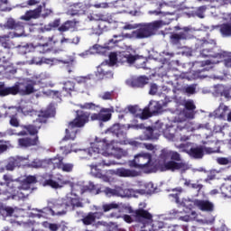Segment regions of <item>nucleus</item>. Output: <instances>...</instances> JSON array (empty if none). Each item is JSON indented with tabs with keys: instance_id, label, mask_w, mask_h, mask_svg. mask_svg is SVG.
<instances>
[{
	"instance_id": "1",
	"label": "nucleus",
	"mask_w": 231,
	"mask_h": 231,
	"mask_svg": "<svg viewBox=\"0 0 231 231\" xmlns=\"http://www.w3.org/2000/svg\"><path fill=\"white\" fill-rule=\"evenodd\" d=\"M89 116L91 113L83 110H77L75 118L69 122L68 128L65 130V136L63 137V142H68V140H75L77 138V129H80L89 123Z\"/></svg>"
},
{
	"instance_id": "2",
	"label": "nucleus",
	"mask_w": 231,
	"mask_h": 231,
	"mask_svg": "<svg viewBox=\"0 0 231 231\" xmlns=\"http://www.w3.org/2000/svg\"><path fill=\"white\" fill-rule=\"evenodd\" d=\"M222 53L221 58H218L217 60H204L200 62L201 69L194 70L193 75L195 77H198L199 79L205 78L207 75L205 74V71H210L214 66L213 64H219V62H224V66L226 68L231 69V52H227L225 51H220Z\"/></svg>"
},
{
	"instance_id": "3",
	"label": "nucleus",
	"mask_w": 231,
	"mask_h": 231,
	"mask_svg": "<svg viewBox=\"0 0 231 231\" xmlns=\"http://www.w3.org/2000/svg\"><path fill=\"white\" fill-rule=\"evenodd\" d=\"M217 43L214 40L210 42L202 40L197 45V50L199 51L200 57L203 59H215V60H218L219 58L223 57V53H221L222 51H217Z\"/></svg>"
},
{
	"instance_id": "4",
	"label": "nucleus",
	"mask_w": 231,
	"mask_h": 231,
	"mask_svg": "<svg viewBox=\"0 0 231 231\" xmlns=\"http://www.w3.org/2000/svg\"><path fill=\"white\" fill-rule=\"evenodd\" d=\"M162 26H163V21L162 20L145 23L137 30L134 31L132 35L135 39H148V37L154 35V32L160 30Z\"/></svg>"
},
{
	"instance_id": "5",
	"label": "nucleus",
	"mask_w": 231,
	"mask_h": 231,
	"mask_svg": "<svg viewBox=\"0 0 231 231\" xmlns=\"http://www.w3.org/2000/svg\"><path fill=\"white\" fill-rule=\"evenodd\" d=\"M129 166L151 172L152 169V155L149 152H142L134 156V159L129 162Z\"/></svg>"
},
{
	"instance_id": "6",
	"label": "nucleus",
	"mask_w": 231,
	"mask_h": 231,
	"mask_svg": "<svg viewBox=\"0 0 231 231\" xmlns=\"http://www.w3.org/2000/svg\"><path fill=\"white\" fill-rule=\"evenodd\" d=\"M175 32H171L170 35V42L173 46H180L181 44V41H186L189 37V32H190V27H183L181 28L180 25H176L173 27Z\"/></svg>"
},
{
	"instance_id": "7",
	"label": "nucleus",
	"mask_w": 231,
	"mask_h": 231,
	"mask_svg": "<svg viewBox=\"0 0 231 231\" xmlns=\"http://www.w3.org/2000/svg\"><path fill=\"white\" fill-rule=\"evenodd\" d=\"M90 21H101L94 30L96 35H102L104 32H107L106 23L109 21V18L103 14H93L90 16Z\"/></svg>"
},
{
	"instance_id": "8",
	"label": "nucleus",
	"mask_w": 231,
	"mask_h": 231,
	"mask_svg": "<svg viewBox=\"0 0 231 231\" xmlns=\"http://www.w3.org/2000/svg\"><path fill=\"white\" fill-rule=\"evenodd\" d=\"M106 153H93L90 156L94 161L90 164L92 167H111L115 165V162L107 159Z\"/></svg>"
},
{
	"instance_id": "9",
	"label": "nucleus",
	"mask_w": 231,
	"mask_h": 231,
	"mask_svg": "<svg viewBox=\"0 0 231 231\" xmlns=\"http://www.w3.org/2000/svg\"><path fill=\"white\" fill-rule=\"evenodd\" d=\"M143 208H145V204H143V207L140 208L139 209L133 211V216L135 217L138 223L147 225L152 221V215Z\"/></svg>"
},
{
	"instance_id": "10",
	"label": "nucleus",
	"mask_w": 231,
	"mask_h": 231,
	"mask_svg": "<svg viewBox=\"0 0 231 231\" xmlns=\"http://www.w3.org/2000/svg\"><path fill=\"white\" fill-rule=\"evenodd\" d=\"M107 149H109V143L104 139L103 141L94 143L88 149V154L89 156H93V154H107Z\"/></svg>"
},
{
	"instance_id": "11",
	"label": "nucleus",
	"mask_w": 231,
	"mask_h": 231,
	"mask_svg": "<svg viewBox=\"0 0 231 231\" xmlns=\"http://www.w3.org/2000/svg\"><path fill=\"white\" fill-rule=\"evenodd\" d=\"M28 158L29 156L24 157V156H19V155H16L14 157H10L8 159L7 164L5 165L6 171H14L15 167H21L24 165V163L28 162Z\"/></svg>"
},
{
	"instance_id": "12",
	"label": "nucleus",
	"mask_w": 231,
	"mask_h": 231,
	"mask_svg": "<svg viewBox=\"0 0 231 231\" xmlns=\"http://www.w3.org/2000/svg\"><path fill=\"white\" fill-rule=\"evenodd\" d=\"M4 28L5 30H14V32H20L21 35L24 33V23L16 21L12 17L7 18L6 22L4 23Z\"/></svg>"
},
{
	"instance_id": "13",
	"label": "nucleus",
	"mask_w": 231,
	"mask_h": 231,
	"mask_svg": "<svg viewBox=\"0 0 231 231\" xmlns=\"http://www.w3.org/2000/svg\"><path fill=\"white\" fill-rule=\"evenodd\" d=\"M17 142L20 149H30V147H35L41 143L39 135L34 137H22L19 138Z\"/></svg>"
},
{
	"instance_id": "14",
	"label": "nucleus",
	"mask_w": 231,
	"mask_h": 231,
	"mask_svg": "<svg viewBox=\"0 0 231 231\" xmlns=\"http://www.w3.org/2000/svg\"><path fill=\"white\" fill-rule=\"evenodd\" d=\"M51 162L54 169H59L63 172H71L73 171V167H75L73 163H64V157H59L58 161L57 159H51Z\"/></svg>"
},
{
	"instance_id": "15",
	"label": "nucleus",
	"mask_w": 231,
	"mask_h": 231,
	"mask_svg": "<svg viewBox=\"0 0 231 231\" xmlns=\"http://www.w3.org/2000/svg\"><path fill=\"white\" fill-rule=\"evenodd\" d=\"M47 210H49L52 216H64L69 210L68 202H66V199H64L61 203L54 204L53 208H47Z\"/></svg>"
},
{
	"instance_id": "16",
	"label": "nucleus",
	"mask_w": 231,
	"mask_h": 231,
	"mask_svg": "<svg viewBox=\"0 0 231 231\" xmlns=\"http://www.w3.org/2000/svg\"><path fill=\"white\" fill-rule=\"evenodd\" d=\"M184 167H185L184 162H176V161H169L164 164H161L159 166V169L162 172H165L167 171H171V172H174L176 171H180V169H183Z\"/></svg>"
},
{
	"instance_id": "17",
	"label": "nucleus",
	"mask_w": 231,
	"mask_h": 231,
	"mask_svg": "<svg viewBox=\"0 0 231 231\" xmlns=\"http://www.w3.org/2000/svg\"><path fill=\"white\" fill-rule=\"evenodd\" d=\"M42 14V5H38L33 10H28L20 17L21 21H32V19H39Z\"/></svg>"
},
{
	"instance_id": "18",
	"label": "nucleus",
	"mask_w": 231,
	"mask_h": 231,
	"mask_svg": "<svg viewBox=\"0 0 231 231\" xmlns=\"http://www.w3.org/2000/svg\"><path fill=\"white\" fill-rule=\"evenodd\" d=\"M79 21L77 19L74 20H67L63 23L59 28V32H79Z\"/></svg>"
},
{
	"instance_id": "19",
	"label": "nucleus",
	"mask_w": 231,
	"mask_h": 231,
	"mask_svg": "<svg viewBox=\"0 0 231 231\" xmlns=\"http://www.w3.org/2000/svg\"><path fill=\"white\" fill-rule=\"evenodd\" d=\"M193 203L202 212H214V204L208 200L195 199Z\"/></svg>"
},
{
	"instance_id": "20",
	"label": "nucleus",
	"mask_w": 231,
	"mask_h": 231,
	"mask_svg": "<svg viewBox=\"0 0 231 231\" xmlns=\"http://www.w3.org/2000/svg\"><path fill=\"white\" fill-rule=\"evenodd\" d=\"M98 215V212H88L82 216V218L80 219L81 223L84 225V226H93L97 223V216Z\"/></svg>"
},
{
	"instance_id": "21",
	"label": "nucleus",
	"mask_w": 231,
	"mask_h": 231,
	"mask_svg": "<svg viewBox=\"0 0 231 231\" xmlns=\"http://www.w3.org/2000/svg\"><path fill=\"white\" fill-rule=\"evenodd\" d=\"M96 77L97 80H104V79H113V71L107 70V69H106V65L101 64V66L97 67Z\"/></svg>"
},
{
	"instance_id": "22",
	"label": "nucleus",
	"mask_w": 231,
	"mask_h": 231,
	"mask_svg": "<svg viewBox=\"0 0 231 231\" xmlns=\"http://www.w3.org/2000/svg\"><path fill=\"white\" fill-rule=\"evenodd\" d=\"M116 176H120V178H135V176H138V171L125 168H119L116 171Z\"/></svg>"
},
{
	"instance_id": "23",
	"label": "nucleus",
	"mask_w": 231,
	"mask_h": 231,
	"mask_svg": "<svg viewBox=\"0 0 231 231\" xmlns=\"http://www.w3.org/2000/svg\"><path fill=\"white\" fill-rule=\"evenodd\" d=\"M187 154L191 156V158H195L196 160H199L203 158L205 150L203 149V146H198V147H192L188 151H185Z\"/></svg>"
},
{
	"instance_id": "24",
	"label": "nucleus",
	"mask_w": 231,
	"mask_h": 231,
	"mask_svg": "<svg viewBox=\"0 0 231 231\" xmlns=\"http://www.w3.org/2000/svg\"><path fill=\"white\" fill-rule=\"evenodd\" d=\"M65 201L67 202V207L70 210H75V208H84V203L80 201V199L69 198L65 199Z\"/></svg>"
},
{
	"instance_id": "25",
	"label": "nucleus",
	"mask_w": 231,
	"mask_h": 231,
	"mask_svg": "<svg viewBox=\"0 0 231 231\" xmlns=\"http://www.w3.org/2000/svg\"><path fill=\"white\" fill-rule=\"evenodd\" d=\"M0 46L5 48V50H14V48H15V43L11 41L8 34H4L0 36Z\"/></svg>"
},
{
	"instance_id": "26",
	"label": "nucleus",
	"mask_w": 231,
	"mask_h": 231,
	"mask_svg": "<svg viewBox=\"0 0 231 231\" xmlns=\"http://www.w3.org/2000/svg\"><path fill=\"white\" fill-rule=\"evenodd\" d=\"M90 167V174L94 178H97L98 180H103V181H109V177L102 172L101 169H98V166H89Z\"/></svg>"
},
{
	"instance_id": "27",
	"label": "nucleus",
	"mask_w": 231,
	"mask_h": 231,
	"mask_svg": "<svg viewBox=\"0 0 231 231\" xmlns=\"http://www.w3.org/2000/svg\"><path fill=\"white\" fill-rule=\"evenodd\" d=\"M146 84H149V78L147 76H139L131 80L132 88H144Z\"/></svg>"
},
{
	"instance_id": "28",
	"label": "nucleus",
	"mask_w": 231,
	"mask_h": 231,
	"mask_svg": "<svg viewBox=\"0 0 231 231\" xmlns=\"http://www.w3.org/2000/svg\"><path fill=\"white\" fill-rule=\"evenodd\" d=\"M160 138V133L154 132L152 126H148L143 131L144 140H158Z\"/></svg>"
},
{
	"instance_id": "29",
	"label": "nucleus",
	"mask_w": 231,
	"mask_h": 231,
	"mask_svg": "<svg viewBox=\"0 0 231 231\" xmlns=\"http://www.w3.org/2000/svg\"><path fill=\"white\" fill-rule=\"evenodd\" d=\"M53 115V112L50 109H46L44 111H41L38 118L34 121V124H46L48 122V118Z\"/></svg>"
},
{
	"instance_id": "30",
	"label": "nucleus",
	"mask_w": 231,
	"mask_h": 231,
	"mask_svg": "<svg viewBox=\"0 0 231 231\" xmlns=\"http://www.w3.org/2000/svg\"><path fill=\"white\" fill-rule=\"evenodd\" d=\"M72 91H75V83L73 81H67L64 83L60 94L63 97H71Z\"/></svg>"
},
{
	"instance_id": "31",
	"label": "nucleus",
	"mask_w": 231,
	"mask_h": 231,
	"mask_svg": "<svg viewBox=\"0 0 231 231\" xmlns=\"http://www.w3.org/2000/svg\"><path fill=\"white\" fill-rule=\"evenodd\" d=\"M14 212L15 209L14 208L1 204L0 215L3 216V217H12Z\"/></svg>"
},
{
	"instance_id": "32",
	"label": "nucleus",
	"mask_w": 231,
	"mask_h": 231,
	"mask_svg": "<svg viewBox=\"0 0 231 231\" xmlns=\"http://www.w3.org/2000/svg\"><path fill=\"white\" fill-rule=\"evenodd\" d=\"M35 86H37V81L33 79L27 80L23 94L32 95V93H35Z\"/></svg>"
},
{
	"instance_id": "33",
	"label": "nucleus",
	"mask_w": 231,
	"mask_h": 231,
	"mask_svg": "<svg viewBox=\"0 0 231 231\" xmlns=\"http://www.w3.org/2000/svg\"><path fill=\"white\" fill-rule=\"evenodd\" d=\"M32 48L35 53L44 54V53H49V51H51L50 44L48 42L44 44H37L34 46L32 45Z\"/></svg>"
},
{
	"instance_id": "34",
	"label": "nucleus",
	"mask_w": 231,
	"mask_h": 231,
	"mask_svg": "<svg viewBox=\"0 0 231 231\" xmlns=\"http://www.w3.org/2000/svg\"><path fill=\"white\" fill-rule=\"evenodd\" d=\"M37 183V178L35 176H27L22 182V189L23 190H28L30 189V185Z\"/></svg>"
},
{
	"instance_id": "35",
	"label": "nucleus",
	"mask_w": 231,
	"mask_h": 231,
	"mask_svg": "<svg viewBox=\"0 0 231 231\" xmlns=\"http://www.w3.org/2000/svg\"><path fill=\"white\" fill-rule=\"evenodd\" d=\"M23 129H25V131H27V133L31 136H37V134H39V129H41V125H23Z\"/></svg>"
},
{
	"instance_id": "36",
	"label": "nucleus",
	"mask_w": 231,
	"mask_h": 231,
	"mask_svg": "<svg viewBox=\"0 0 231 231\" xmlns=\"http://www.w3.org/2000/svg\"><path fill=\"white\" fill-rule=\"evenodd\" d=\"M219 32L223 37H231V23H222Z\"/></svg>"
},
{
	"instance_id": "37",
	"label": "nucleus",
	"mask_w": 231,
	"mask_h": 231,
	"mask_svg": "<svg viewBox=\"0 0 231 231\" xmlns=\"http://www.w3.org/2000/svg\"><path fill=\"white\" fill-rule=\"evenodd\" d=\"M110 132L112 134H116L117 138H120V136H124V129L120 125V124L113 125L110 128Z\"/></svg>"
},
{
	"instance_id": "38",
	"label": "nucleus",
	"mask_w": 231,
	"mask_h": 231,
	"mask_svg": "<svg viewBox=\"0 0 231 231\" xmlns=\"http://www.w3.org/2000/svg\"><path fill=\"white\" fill-rule=\"evenodd\" d=\"M226 111H228V106L223 105L215 111V115L217 118L225 119V116H226Z\"/></svg>"
},
{
	"instance_id": "39",
	"label": "nucleus",
	"mask_w": 231,
	"mask_h": 231,
	"mask_svg": "<svg viewBox=\"0 0 231 231\" xmlns=\"http://www.w3.org/2000/svg\"><path fill=\"white\" fill-rule=\"evenodd\" d=\"M109 120H111V113L102 108L99 112V122H109Z\"/></svg>"
},
{
	"instance_id": "40",
	"label": "nucleus",
	"mask_w": 231,
	"mask_h": 231,
	"mask_svg": "<svg viewBox=\"0 0 231 231\" xmlns=\"http://www.w3.org/2000/svg\"><path fill=\"white\" fill-rule=\"evenodd\" d=\"M80 14H84L82 4H76L74 7L70 10V15H80Z\"/></svg>"
},
{
	"instance_id": "41",
	"label": "nucleus",
	"mask_w": 231,
	"mask_h": 231,
	"mask_svg": "<svg viewBox=\"0 0 231 231\" xmlns=\"http://www.w3.org/2000/svg\"><path fill=\"white\" fill-rule=\"evenodd\" d=\"M95 190H97V185H95V183L93 182H90L88 185L83 186V188L81 189L82 194L86 192H95Z\"/></svg>"
},
{
	"instance_id": "42",
	"label": "nucleus",
	"mask_w": 231,
	"mask_h": 231,
	"mask_svg": "<svg viewBox=\"0 0 231 231\" xmlns=\"http://www.w3.org/2000/svg\"><path fill=\"white\" fill-rule=\"evenodd\" d=\"M79 106L80 107V109H90L92 111H96L100 107V106L95 105L94 103H85L83 105L80 104L79 105Z\"/></svg>"
},
{
	"instance_id": "43",
	"label": "nucleus",
	"mask_w": 231,
	"mask_h": 231,
	"mask_svg": "<svg viewBox=\"0 0 231 231\" xmlns=\"http://www.w3.org/2000/svg\"><path fill=\"white\" fill-rule=\"evenodd\" d=\"M43 185L46 187H51V189H60V185L59 184V182L49 179V180H45L43 182Z\"/></svg>"
},
{
	"instance_id": "44",
	"label": "nucleus",
	"mask_w": 231,
	"mask_h": 231,
	"mask_svg": "<svg viewBox=\"0 0 231 231\" xmlns=\"http://www.w3.org/2000/svg\"><path fill=\"white\" fill-rule=\"evenodd\" d=\"M104 193L106 196H119L120 195V191H118V189H111L109 187L105 188Z\"/></svg>"
},
{
	"instance_id": "45",
	"label": "nucleus",
	"mask_w": 231,
	"mask_h": 231,
	"mask_svg": "<svg viewBox=\"0 0 231 231\" xmlns=\"http://www.w3.org/2000/svg\"><path fill=\"white\" fill-rule=\"evenodd\" d=\"M31 169H41L42 167V161L40 159H34L31 163L28 164Z\"/></svg>"
},
{
	"instance_id": "46",
	"label": "nucleus",
	"mask_w": 231,
	"mask_h": 231,
	"mask_svg": "<svg viewBox=\"0 0 231 231\" xmlns=\"http://www.w3.org/2000/svg\"><path fill=\"white\" fill-rule=\"evenodd\" d=\"M205 12H207V5L199 6V8H197V11H196L197 17H199V19H204Z\"/></svg>"
},
{
	"instance_id": "47",
	"label": "nucleus",
	"mask_w": 231,
	"mask_h": 231,
	"mask_svg": "<svg viewBox=\"0 0 231 231\" xmlns=\"http://www.w3.org/2000/svg\"><path fill=\"white\" fill-rule=\"evenodd\" d=\"M118 204L112 202L110 204H104L103 205V210L104 212H109V210H115L118 208Z\"/></svg>"
},
{
	"instance_id": "48",
	"label": "nucleus",
	"mask_w": 231,
	"mask_h": 231,
	"mask_svg": "<svg viewBox=\"0 0 231 231\" xmlns=\"http://www.w3.org/2000/svg\"><path fill=\"white\" fill-rule=\"evenodd\" d=\"M151 116H152V114H151V108H144L140 115V118H142V120H147V118H151Z\"/></svg>"
},
{
	"instance_id": "49",
	"label": "nucleus",
	"mask_w": 231,
	"mask_h": 231,
	"mask_svg": "<svg viewBox=\"0 0 231 231\" xmlns=\"http://www.w3.org/2000/svg\"><path fill=\"white\" fill-rule=\"evenodd\" d=\"M78 84H85V86L91 84V76L79 77L78 79Z\"/></svg>"
},
{
	"instance_id": "50",
	"label": "nucleus",
	"mask_w": 231,
	"mask_h": 231,
	"mask_svg": "<svg viewBox=\"0 0 231 231\" xmlns=\"http://www.w3.org/2000/svg\"><path fill=\"white\" fill-rule=\"evenodd\" d=\"M150 109H151L152 113L154 115L156 113H160V111H162V105H160V103L156 102L153 105L152 104L150 106Z\"/></svg>"
},
{
	"instance_id": "51",
	"label": "nucleus",
	"mask_w": 231,
	"mask_h": 231,
	"mask_svg": "<svg viewBox=\"0 0 231 231\" xmlns=\"http://www.w3.org/2000/svg\"><path fill=\"white\" fill-rule=\"evenodd\" d=\"M184 107L187 111H194L196 109V105H194L193 100H188L184 103Z\"/></svg>"
},
{
	"instance_id": "52",
	"label": "nucleus",
	"mask_w": 231,
	"mask_h": 231,
	"mask_svg": "<svg viewBox=\"0 0 231 231\" xmlns=\"http://www.w3.org/2000/svg\"><path fill=\"white\" fill-rule=\"evenodd\" d=\"M9 124L12 127H19L21 125L19 119L15 116H10Z\"/></svg>"
},
{
	"instance_id": "53",
	"label": "nucleus",
	"mask_w": 231,
	"mask_h": 231,
	"mask_svg": "<svg viewBox=\"0 0 231 231\" xmlns=\"http://www.w3.org/2000/svg\"><path fill=\"white\" fill-rule=\"evenodd\" d=\"M49 28L47 29L48 31L53 30V28H60V19H55L53 22H51L48 24Z\"/></svg>"
},
{
	"instance_id": "54",
	"label": "nucleus",
	"mask_w": 231,
	"mask_h": 231,
	"mask_svg": "<svg viewBox=\"0 0 231 231\" xmlns=\"http://www.w3.org/2000/svg\"><path fill=\"white\" fill-rule=\"evenodd\" d=\"M171 162H181V155L178 152H170Z\"/></svg>"
},
{
	"instance_id": "55",
	"label": "nucleus",
	"mask_w": 231,
	"mask_h": 231,
	"mask_svg": "<svg viewBox=\"0 0 231 231\" xmlns=\"http://www.w3.org/2000/svg\"><path fill=\"white\" fill-rule=\"evenodd\" d=\"M225 85H215L214 86V92L216 95H221L223 94V91H225Z\"/></svg>"
},
{
	"instance_id": "56",
	"label": "nucleus",
	"mask_w": 231,
	"mask_h": 231,
	"mask_svg": "<svg viewBox=\"0 0 231 231\" xmlns=\"http://www.w3.org/2000/svg\"><path fill=\"white\" fill-rule=\"evenodd\" d=\"M0 62L2 64H8L10 62V52L6 56L3 55V51L0 52Z\"/></svg>"
},
{
	"instance_id": "57",
	"label": "nucleus",
	"mask_w": 231,
	"mask_h": 231,
	"mask_svg": "<svg viewBox=\"0 0 231 231\" xmlns=\"http://www.w3.org/2000/svg\"><path fill=\"white\" fill-rule=\"evenodd\" d=\"M7 89L9 95H17V93H19V85L16 84L13 87H8Z\"/></svg>"
},
{
	"instance_id": "58",
	"label": "nucleus",
	"mask_w": 231,
	"mask_h": 231,
	"mask_svg": "<svg viewBox=\"0 0 231 231\" xmlns=\"http://www.w3.org/2000/svg\"><path fill=\"white\" fill-rule=\"evenodd\" d=\"M217 162L218 165H228V163H230V160L226 157H218L217 159Z\"/></svg>"
},
{
	"instance_id": "59",
	"label": "nucleus",
	"mask_w": 231,
	"mask_h": 231,
	"mask_svg": "<svg viewBox=\"0 0 231 231\" xmlns=\"http://www.w3.org/2000/svg\"><path fill=\"white\" fill-rule=\"evenodd\" d=\"M44 63V60L42 58L34 57L31 60L30 64H36V66H41Z\"/></svg>"
},
{
	"instance_id": "60",
	"label": "nucleus",
	"mask_w": 231,
	"mask_h": 231,
	"mask_svg": "<svg viewBox=\"0 0 231 231\" xmlns=\"http://www.w3.org/2000/svg\"><path fill=\"white\" fill-rule=\"evenodd\" d=\"M169 156H171V152L167 151V150H162L159 158H161V160H163V162H165Z\"/></svg>"
},
{
	"instance_id": "61",
	"label": "nucleus",
	"mask_w": 231,
	"mask_h": 231,
	"mask_svg": "<svg viewBox=\"0 0 231 231\" xmlns=\"http://www.w3.org/2000/svg\"><path fill=\"white\" fill-rule=\"evenodd\" d=\"M128 111L132 115H134L135 116H138V111H141V110H140V108H138V106H128Z\"/></svg>"
},
{
	"instance_id": "62",
	"label": "nucleus",
	"mask_w": 231,
	"mask_h": 231,
	"mask_svg": "<svg viewBox=\"0 0 231 231\" xmlns=\"http://www.w3.org/2000/svg\"><path fill=\"white\" fill-rule=\"evenodd\" d=\"M8 88H5V84L0 85V97H8Z\"/></svg>"
},
{
	"instance_id": "63",
	"label": "nucleus",
	"mask_w": 231,
	"mask_h": 231,
	"mask_svg": "<svg viewBox=\"0 0 231 231\" xmlns=\"http://www.w3.org/2000/svg\"><path fill=\"white\" fill-rule=\"evenodd\" d=\"M231 88L228 87L224 88V91L222 92L220 97H225V98H231Z\"/></svg>"
},
{
	"instance_id": "64",
	"label": "nucleus",
	"mask_w": 231,
	"mask_h": 231,
	"mask_svg": "<svg viewBox=\"0 0 231 231\" xmlns=\"http://www.w3.org/2000/svg\"><path fill=\"white\" fill-rule=\"evenodd\" d=\"M44 226H46V228L51 229V231H57V230H59V225H57V224H51V223L46 222V223L44 224Z\"/></svg>"
}]
</instances>
